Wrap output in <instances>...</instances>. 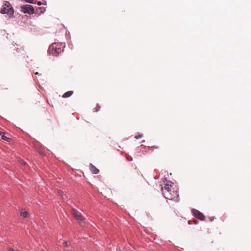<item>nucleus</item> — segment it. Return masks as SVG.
<instances>
[{"label":"nucleus","mask_w":251,"mask_h":251,"mask_svg":"<svg viewBox=\"0 0 251 251\" xmlns=\"http://www.w3.org/2000/svg\"><path fill=\"white\" fill-rule=\"evenodd\" d=\"M161 189L163 196L167 199L174 200L178 197L177 188L171 181H167L165 186L162 187Z\"/></svg>","instance_id":"obj_1"},{"label":"nucleus","mask_w":251,"mask_h":251,"mask_svg":"<svg viewBox=\"0 0 251 251\" xmlns=\"http://www.w3.org/2000/svg\"><path fill=\"white\" fill-rule=\"evenodd\" d=\"M14 9L10 2L8 1H4L0 9V13L12 15L14 13Z\"/></svg>","instance_id":"obj_2"},{"label":"nucleus","mask_w":251,"mask_h":251,"mask_svg":"<svg viewBox=\"0 0 251 251\" xmlns=\"http://www.w3.org/2000/svg\"><path fill=\"white\" fill-rule=\"evenodd\" d=\"M63 51L61 44L53 43L49 48V51L53 55L57 56Z\"/></svg>","instance_id":"obj_3"},{"label":"nucleus","mask_w":251,"mask_h":251,"mask_svg":"<svg viewBox=\"0 0 251 251\" xmlns=\"http://www.w3.org/2000/svg\"><path fill=\"white\" fill-rule=\"evenodd\" d=\"M22 11L24 13H28L29 14H32L34 13V9L33 7L29 4L24 5L22 6Z\"/></svg>","instance_id":"obj_4"},{"label":"nucleus","mask_w":251,"mask_h":251,"mask_svg":"<svg viewBox=\"0 0 251 251\" xmlns=\"http://www.w3.org/2000/svg\"><path fill=\"white\" fill-rule=\"evenodd\" d=\"M71 213L77 221H83L84 218L82 216L81 214L78 211L75 209L71 210Z\"/></svg>","instance_id":"obj_5"},{"label":"nucleus","mask_w":251,"mask_h":251,"mask_svg":"<svg viewBox=\"0 0 251 251\" xmlns=\"http://www.w3.org/2000/svg\"><path fill=\"white\" fill-rule=\"evenodd\" d=\"M192 213L193 215L200 219L201 221H204L205 219V216L200 211L197 209H192Z\"/></svg>","instance_id":"obj_6"},{"label":"nucleus","mask_w":251,"mask_h":251,"mask_svg":"<svg viewBox=\"0 0 251 251\" xmlns=\"http://www.w3.org/2000/svg\"><path fill=\"white\" fill-rule=\"evenodd\" d=\"M90 169L93 174H97L99 173V170L95 166L91 164Z\"/></svg>","instance_id":"obj_7"},{"label":"nucleus","mask_w":251,"mask_h":251,"mask_svg":"<svg viewBox=\"0 0 251 251\" xmlns=\"http://www.w3.org/2000/svg\"><path fill=\"white\" fill-rule=\"evenodd\" d=\"M73 91H68V92H66L65 93H64L62 97L63 98H69V97L72 96L73 95Z\"/></svg>","instance_id":"obj_8"},{"label":"nucleus","mask_w":251,"mask_h":251,"mask_svg":"<svg viewBox=\"0 0 251 251\" xmlns=\"http://www.w3.org/2000/svg\"><path fill=\"white\" fill-rule=\"evenodd\" d=\"M21 215L25 218H27L29 216L28 213L26 211H21Z\"/></svg>","instance_id":"obj_9"},{"label":"nucleus","mask_w":251,"mask_h":251,"mask_svg":"<svg viewBox=\"0 0 251 251\" xmlns=\"http://www.w3.org/2000/svg\"><path fill=\"white\" fill-rule=\"evenodd\" d=\"M58 193H59V195L61 196L62 200L63 201H65L67 198V196L65 194H64L63 193V192L60 190L58 192Z\"/></svg>","instance_id":"obj_10"},{"label":"nucleus","mask_w":251,"mask_h":251,"mask_svg":"<svg viewBox=\"0 0 251 251\" xmlns=\"http://www.w3.org/2000/svg\"><path fill=\"white\" fill-rule=\"evenodd\" d=\"M1 138L5 141H8L9 139H10L9 138L6 137L5 135V133H3V134H2V135L1 136Z\"/></svg>","instance_id":"obj_11"},{"label":"nucleus","mask_w":251,"mask_h":251,"mask_svg":"<svg viewBox=\"0 0 251 251\" xmlns=\"http://www.w3.org/2000/svg\"><path fill=\"white\" fill-rule=\"evenodd\" d=\"M142 137H143L142 134L138 133V135H137L135 136V138H136V139H138L139 138H142Z\"/></svg>","instance_id":"obj_12"},{"label":"nucleus","mask_w":251,"mask_h":251,"mask_svg":"<svg viewBox=\"0 0 251 251\" xmlns=\"http://www.w3.org/2000/svg\"><path fill=\"white\" fill-rule=\"evenodd\" d=\"M63 246L64 247H68V244L67 241H64L63 242Z\"/></svg>","instance_id":"obj_13"},{"label":"nucleus","mask_w":251,"mask_h":251,"mask_svg":"<svg viewBox=\"0 0 251 251\" xmlns=\"http://www.w3.org/2000/svg\"><path fill=\"white\" fill-rule=\"evenodd\" d=\"M20 163H21V164H22V165H25V164H26V163L25 162V161H24L23 160H21L20 161Z\"/></svg>","instance_id":"obj_14"},{"label":"nucleus","mask_w":251,"mask_h":251,"mask_svg":"<svg viewBox=\"0 0 251 251\" xmlns=\"http://www.w3.org/2000/svg\"><path fill=\"white\" fill-rule=\"evenodd\" d=\"M26 2H29V3H33L32 0H25Z\"/></svg>","instance_id":"obj_15"},{"label":"nucleus","mask_w":251,"mask_h":251,"mask_svg":"<svg viewBox=\"0 0 251 251\" xmlns=\"http://www.w3.org/2000/svg\"><path fill=\"white\" fill-rule=\"evenodd\" d=\"M4 132H2L1 131H0V138H1V136L2 134H3Z\"/></svg>","instance_id":"obj_16"},{"label":"nucleus","mask_w":251,"mask_h":251,"mask_svg":"<svg viewBox=\"0 0 251 251\" xmlns=\"http://www.w3.org/2000/svg\"><path fill=\"white\" fill-rule=\"evenodd\" d=\"M194 222L195 224H198L199 223V221L197 220H195L194 221Z\"/></svg>","instance_id":"obj_17"},{"label":"nucleus","mask_w":251,"mask_h":251,"mask_svg":"<svg viewBox=\"0 0 251 251\" xmlns=\"http://www.w3.org/2000/svg\"><path fill=\"white\" fill-rule=\"evenodd\" d=\"M38 5H40L41 4V2L40 1L38 2L37 3Z\"/></svg>","instance_id":"obj_18"},{"label":"nucleus","mask_w":251,"mask_h":251,"mask_svg":"<svg viewBox=\"0 0 251 251\" xmlns=\"http://www.w3.org/2000/svg\"><path fill=\"white\" fill-rule=\"evenodd\" d=\"M120 250V248H119V247H117V251H119Z\"/></svg>","instance_id":"obj_19"},{"label":"nucleus","mask_w":251,"mask_h":251,"mask_svg":"<svg viewBox=\"0 0 251 251\" xmlns=\"http://www.w3.org/2000/svg\"><path fill=\"white\" fill-rule=\"evenodd\" d=\"M188 223V224H189V225L192 224V223H191V222L190 221H189Z\"/></svg>","instance_id":"obj_20"}]
</instances>
